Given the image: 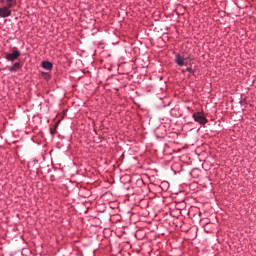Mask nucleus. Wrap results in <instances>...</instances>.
<instances>
[{
  "mask_svg": "<svg viewBox=\"0 0 256 256\" xmlns=\"http://www.w3.org/2000/svg\"><path fill=\"white\" fill-rule=\"evenodd\" d=\"M194 120L197 121V123H200V125H205L207 123V118L201 113H194L193 114Z\"/></svg>",
  "mask_w": 256,
  "mask_h": 256,
  "instance_id": "4",
  "label": "nucleus"
},
{
  "mask_svg": "<svg viewBox=\"0 0 256 256\" xmlns=\"http://www.w3.org/2000/svg\"><path fill=\"white\" fill-rule=\"evenodd\" d=\"M186 71H188V73H193V68L188 67V68L186 69Z\"/></svg>",
  "mask_w": 256,
  "mask_h": 256,
  "instance_id": "10",
  "label": "nucleus"
},
{
  "mask_svg": "<svg viewBox=\"0 0 256 256\" xmlns=\"http://www.w3.org/2000/svg\"><path fill=\"white\" fill-rule=\"evenodd\" d=\"M44 79H46V81H49L51 79V75H49V73H42Z\"/></svg>",
  "mask_w": 256,
  "mask_h": 256,
  "instance_id": "8",
  "label": "nucleus"
},
{
  "mask_svg": "<svg viewBox=\"0 0 256 256\" xmlns=\"http://www.w3.org/2000/svg\"><path fill=\"white\" fill-rule=\"evenodd\" d=\"M42 67H43V69H46L47 71H51V69H53V63H51L49 61H44L42 63Z\"/></svg>",
  "mask_w": 256,
  "mask_h": 256,
  "instance_id": "5",
  "label": "nucleus"
},
{
  "mask_svg": "<svg viewBox=\"0 0 256 256\" xmlns=\"http://www.w3.org/2000/svg\"><path fill=\"white\" fill-rule=\"evenodd\" d=\"M175 63L178 64L179 67H183V65H187V58L181 54H176Z\"/></svg>",
  "mask_w": 256,
  "mask_h": 256,
  "instance_id": "3",
  "label": "nucleus"
},
{
  "mask_svg": "<svg viewBox=\"0 0 256 256\" xmlns=\"http://www.w3.org/2000/svg\"><path fill=\"white\" fill-rule=\"evenodd\" d=\"M6 2L7 5H11V7H13V5H15V0H2V3Z\"/></svg>",
  "mask_w": 256,
  "mask_h": 256,
  "instance_id": "7",
  "label": "nucleus"
},
{
  "mask_svg": "<svg viewBox=\"0 0 256 256\" xmlns=\"http://www.w3.org/2000/svg\"><path fill=\"white\" fill-rule=\"evenodd\" d=\"M21 57V51L14 50L12 53L6 54L7 61H17Z\"/></svg>",
  "mask_w": 256,
  "mask_h": 256,
  "instance_id": "2",
  "label": "nucleus"
},
{
  "mask_svg": "<svg viewBox=\"0 0 256 256\" xmlns=\"http://www.w3.org/2000/svg\"><path fill=\"white\" fill-rule=\"evenodd\" d=\"M21 69V63L16 62L12 67L9 68V71H12V73H17Z\"/></svg>",
  "mask_w": 256,
  "mask_h": 256,
  "instance_id": "6",
  "label": "nucleus"
},
{
  "mask_svg": "<svg viewBox=\"0 0 256 256\" xmlns=\"http://www.w3.org/2000/svg\"><path fill=\"white\" fill-rule=\"evenodd\" d=\"M11 7V4H6L4 7L0 8V17L3 19H5V17H10Z\"/></svg>",
  "mask_w": 256,
  "mask_h": 256,
  "instance_id": "1",
  "label": "nucleus"
},
{
  "mask_svg": "<svg viewBox=\"0 0 256 256\" xmlns=\"http://www.w3.org/2000/svg\"><path fill=\"white\" fill-rule=\"evenodd\" d=\"M56 131H57V124L55 125L54 128H51V129H50L51 135H55Z\"/></svg>",
  "mask_w": 256,
  "mask_h": 256,
  "instance_id": "9",
  "label": "nucleus"
}]
</instances>
